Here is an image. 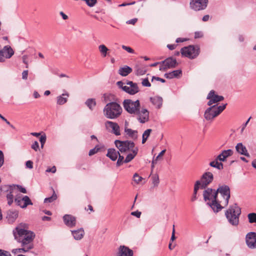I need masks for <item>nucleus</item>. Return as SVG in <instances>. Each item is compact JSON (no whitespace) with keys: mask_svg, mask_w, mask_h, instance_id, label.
I'll return each instance as SVG.
<instances>
[{"mask_svg":"<svg viewBox=\"0 0 256 256\" xmlns=\"http://www.w3.org/2000/svg\"><path fill=\"white\" fill-rule=\"evenodd\" d=\"M13 234L15 240L21 244V246H25L30 250L34 248L35 234L33 232L16 227L13 230Z\"/></svg>","mask_w":256,"mask_h":256,"instance_id":"1","label":"nucleus"},{"mask_svg":"<svg viewBox=\"0 0 256 256\" xmlns=\"http://www.w3.org/2000/svg\"><path fill=\"white\" fill-rule=\"evenodd\" d=\"M216 190L210 188H204L203 192L204 200L206 202L213 211L218 212L224 208V206L220 204L222 202L218 200L217 195L215 196L214 194Z\"/></svg>","mask_w":256,"mask_h":256,"instance_id":"2","label":"nucleus"},{"mask_svg":"<svg viewBox=\"0 0 256 256\" xmlns=\"http://www.w3.org/2000/svg\"><path fill=\"white\" fill-rule=\"evenodd\" d=\"M104 114L109 119H116L118 118L122 112L121 106L116 102H112L107 104L103 110Z\"/></svg>","mask_w":256,"mask_h":256,"instance_id":"3","label":"nucleus"},{"mask_svg":"<svg viewBox=\"0 0 256 256\" xmlns=\"http://www.w3.org/2000/svg\"><path fill=\"white\" fill-rule=\"evenodd\" d=\"M241 214V208L237 204L230 206L226 211L225 215L228 222L233 226H237L239 224V217Z\"/></svg>","mask_w":256,"mask_h":256,"instance_id":"4","label":"nucleus"},{"mask_svg":"<svg viewBox=\"0 0 256 256\" xmlns=\"http://www.w3.org/2000/svg\"><path fill=\"white\" fill-rule=\"evenodd\" d=\"M227 104L218 106L214 104L210 106L204 112V117L207 120H212L218 116L226 108Z\"/></svg>","mask_w":256,"mask_h":256,"instance_id":"5","label":"nucleus"},{"mask_svg":"<svg viewBox=\"0 0 256 256\" xmlns=\"http://www.w3.org/2000/svg\"><path fill=\"white\" fill-rule=\"evenodd\" d=\"M124 110L130 114H140V100L133 101L130 99L124 100L123 102Z\"/></svg>","mask_w":256,"mask_h":256,"instance_id":"6","label":"nucleus"},{"mask_svg":"<svg viewBox=\"0 0 256 256\" xmlns=\"http://www.w3.org/2000/svg\"><path fill=\"white\" fill-rule=\"evenodd\" d=\"M220 194V196L224 199V202H222V206H226L229 202L230 198V190L228 186L226 184H219L218 188L216 190L214 196L216 195L218 196V194Z\"/></svg>","mask_w":256,"mask_h":256,"instance_id":"7","label":"nucleus"},{"mask_svg":"<svg viewBox=\"0 0 256 256\" xmlns=\"http://www.w3.org/2000/svg\"><path fill=\"white\" fill-rule=\"evenodd\" d=\"M200 52V48L198 46L190 45L188 46L182 48L180 53L183 56L190 59L196 58Z\"/></svg>","mask_w":256,"mask_h":256,"instance_id":"8","label":"nucleus"},{"mask_svg":"<svg viewBox=\"0 0 256 256\" xmlns=\"http://www.w3.org/2000/svg\"><path fill=\"white\" fill-rule=\"evenodd\" d=\"M178 64L175 58L170 56L160 62L159 70L162 72H166L168 69L175 68Z\"/></svg>","mask_w":256,"mask_h":256,"instance_id":"9","label":"nucleus"},{"mask_svg":"<svg viewBox=\"0 0 256 256\" xmlns=\"http://www.w3.org/2000/svg\"><path fill=\"white\" fill-rule=\"evenodd\" d=\"M208 0H190V8L194 12L202 11L206 8Z\"/></svg>","mask_w":256,"mask_h":256,"instance_id":"10","label":"nucleus"},{"mask_svg":"<svg viewBox=\"0 0 256 256\" xmlns=\"http://www.w3.org/2000/svg\"><path fill=\"white\" fill-rule=\"evenodd\" d=\"M116 147L121 152H125L134 148L135 144L131 140H116L114 142Z\"/></svg>","mask_w":256,"mask_h":256,"instance_id":"11","label":"nucleus"},{"mask_svg":"<svg viewBox=\"0 0 256 256\" xmlns=\"http://www.w3.org/2000/svg\"><path fill=\"white\" fill-rule=\"evenodd\" d=\"M246 243L247 246L250 249L256 248V232H250L246 236Z\"/></svg>","mask_w":256,"mask_h":256,"instance_id":"12","label":"nucleus"},{"mask_svg":"<svg viewBox=\"0 0 256 256\" xmlns=\"http://www.w3.org/2000/svg\"><path fill=\"white\" fill-rule=\"evenodd\" d=\"M214 180L213 174L210 172H204L200 178V182L202 184V188H206Z\"/></svg>","mask_w":256,"mask_h":256,"instance_id":"13","label":"nucleus"},{"mask_svg":"<svg viewBox=\"0 0 256 256\" xmlns=\"http://www.w3.org/2000/svg\"><path fill=\"white\" fill-rule=\"evenodd\" d=\"M206 99L209 100L207 104L208 106H210L213 104L223 100H224V97L222 96L216 94H215V91L212 90L208 94Z\"/></svg>","mask_w":256,"mask_h":256,"instance_id":"14","label":"nucleus"},{"mask_svg":"<svg viewBox=\"0 0 256 256\" xmlns=\"http://www.w3.org/2000/svg\"><path fill=\"white\" fill-rule=\"evenodd\" d=\"M104 125L106 129H108V128H112V132L115 135L120 136V128L116 122L107 120L105 122Z\"/></svg>","mask_w":256,"mask_h":256,"instance_id":"15","label":"nucleus"},{"mask_svg":"<svg viewBox=\"0 0 256 256\" xmlns=\"http://www.w3.org/2000/svg\"><path fill=\"white\" fill-rule=\"evenodd\" d=\"M64 224L69 228H73L76 225V218L70 214H65L63 216Z\"/></svg>","mask_w":256,"mask_h":256,"instance_id":"16","label":"nucleus"},{"mask_svg":"<svg viewBox=\"0 0 256 256\" xmlns=\"http://www.w3.org/2000/svg\"><path fill=\"white\" fill-rule=\"evenodd\" d=\"M136 115L138 116V120L142 124H144L149 120V112L146 108H142L141 111L140 110V114Z\"/></svg>","mask_w":256,"mask_h":256,"instance_id":"17","label":"nucleus"},{"mask_svg":"<svg viewBox=\"0 0 256 256\" xmlns=\"http://www.w3.org/2000/svg\"><path fill=\"white\" fill-rule=\"evenodd\" d=\"M133 254L132 250L126 246H120L117 256H133Z\"/></svg>","mask_w":256,"mask_h":256,"instance_id":"18","label":"nucleus"},{"mask_svg":"<svg viewBox=\"0 0 256 256\" xmlns=\"http://www.w3.org/2000/svg\"><path fill=\"white\" fill-rule=\"evenodd\" d=\"M18 214V210H10L6 212V218L8 223H13L17 218Z\"/></svg>","mask_w":256,"mask_h":256,"instance_id":"19","label":"nucleus"},{"mask_svg":"<svg viewBox=\"0 0 256 256\" xmlns=\"http://www.w3.org/2000/svg\"><path fill=\"white\" fill-rule=\"evenodd\" d=\"M232 154L233 151L230 149L224 150L217 156L216 160H219L220 162H224L228 156H232Z\"/></svg>","mask_w":256,"mask_h":256,"instance_id":"20","label":"nucleus"},{"mask_svg":"<svg viewBox=\"0 0 256 256\" xmlns=\"http://www.w3.org/2000/svg\"><path fill=\"white\" fill-rule=\"evenodd\" d=\"M182 76V70H173L171 72L166 73L164 76L168 79H172L174 78H178Z\"/></svg>","mask_w":256,"mask_h":256,"instance_id":"21","label":"nucleus"},{"mask_svg":"<svg viewBox=\"0 0 256 256\" xmlns=\"http://www.w3.org/2000/svg\"><path fill=\"white\" fill-rule=\"evenodd\" d=\"M236 150L240 154L244 155L247 157H250V155L248 152L246 147L242 143H238L236 146Z\"/></svg>","mask_w":256,"mask_h":256,"instance_id":"22","label":"nucleus"},{"mask_svg":"<svg viewBox=\"0 0 256 256\" xmlns=\"http://www.w3.org/2000/svg\"><path fill=\"white\" fill-rule=\"evenodd\" d=\"M119 152L113 148H108L106 154V156L112 160L115 161L118 158Z\"/></svg>","mask_w":256,"mask_h":256,"instance_id":"23","label":"nucleus"},{"mask_svg":"<svg viewBox=\"0 0 256 256\" xmlns=\"http://www.w3.org/2000/svg\"><path fill=\"white\" fill-rule=\"evenodd\" d=\"M72 234L75 240H80L83 238L84 232V230L81 228L78 230H72Z\"/></svg>","mask_w":256,"mask_h":256,"instance_id":"24","label":"nucleus"},{"mask_svg":"<svg viewBox=\"0 0 256 256\" xmlns=\"http://www.w3.org/2000/svg\"><path fill=\"white\" fill-rule=\"evenodd\" d=\"M150 102L157 108H160L162 104V98L160 96H154L150 98Z\"/></svg>","mask_w":256,"mask_h":256,"instance_id":"25","label":"nucleus"},{"mask_svg":"<svg viewBox=\"0 0 256 256\" xmlns=\"http://www.w3.org/2000/svg\"><path fill=\"white\" fill-rule=\"evenodd\" d=\"M132 71V68L127 66H125L124 67L120 68L118 70V74L123 76H126L128 74H130Z\"/></svg>","mask_w":256,"mask_h":256,"instance_id":"26","label":"nucleus"},{"mask_svg":"<svg viewBox=\"0 0 256 256\" xmlns=\"http://www.w3.org/2000/svg\"><path fill=\"white\" fill-rule=\"evenodd\" d=\"M69 96V94L68 92L62 94V95L57 97V104L59 105H62L66 104L68 101V98Z\"/></svg>","mask_w":256,"mask_h":256,"instance_id":"27","label":"nucleus"},{"mask_svg":"<svg viewBox=\"0 0 256 256\" xmlns=\"http://www.w3.org/2000/svg\"><path fill=\"white\" fill-rule=\"evenodd\" d=\"M138 148H134L132 150V153L129 154L126 156L124 160V163H128L130 162L132 160H133L134 158L136 156V155L138 154Z\"/></svg>","mask_w":256,"mask_h":256,"instance_id":"28","label":"nucleus"},{"mask_svg":"<svg viewBox=\"0 0 256 256\" xmlns=\"http://www.w3.org/2000/svg\"><path fill=\"white\" fill-rule=\"evenodd\" d=\"M7 191L9 192V193L6 195V198L8 200V204L9 206H10L14 201V196L12 193L14 192L13 189L11 188L8 187Z\"/></svg>","mask_w":256,"mask_h":256,"instance_id":"29","label":"nucleus"},{"mask_svg":"<svg viewBox=\"0 0 256 256\" xmlns=\"http://www.w3.org/2000/svg\"><path fill=\"white\" fill-rule=\"evenodd\" d=\"M124 132L131 138H137L138 131L136 130H132L130 128H128L126 126H125Z\"/></svg>","mask_w":256,"mask_h":256,"instance_id":"30","label":"nucleus"},{"mask_svg":"<svg viewBox=\"0 0 256 256\" xmlns=\"http://www.w3.org/2000/svg\"><path fill=\"white\" fill-rule=\"evenodd\" d=\"M147 72L144 67L136 66L135 67V74L138 76H140L144 74Z\"/></svg>","mask_w":256,"mask_h":256,"instance_id":"31","label":"nucleus"},{"mask_svg":"<svg viewBox=\"0 0 256 256\" xmlns=\"http://www.w3.org/2000/svg\"><path fill=\"white\" fill-rule=\"evenodd\" d=\"M22 200H23V202H24L22 206H21V208H26L28 205L33 204L30 198L28 196H24L22 198Z\"/></svg>","mask_w":256,"mask_h":256,"instance_id":"32","label":"nucleus"},{"mask_svg":"<svg viewBox=\"0 0 256 256\" xmlns=\"http://www.w3.org/2000/svg\"><path fill=\"white\" fill-rule=\"evenodd\" d=\"M85 104L90 110H92L96 106V102L94 98L88 99L85 102Z\"/></svg>","mask_w":256,"mask_h":256,"instance_id":"33","label":"nucleus"},{"mask_svg":"<svg viewBox=\"0 0 256 256\" xmlns=\"http://www.w3.org/2000/svg\"><path fill=\"white\" fill-rule=\"evenodd\" d=\"M22 248H14L12 250V253L16 254L17 253L26 252H28L30 249L25 246H21Z\"/></svg>","mask_w":256,"mask_h":256,"instance_id":"34","label":"nucleus"},{"mask_svg":"<svg viewBox=\"0 0 256 256\" xmlns=\"http://www.w3.org/2000/svg\"><path fill=\"white\" fill-rule=\"evenodd\" d=\"M152 130V129H147L142 134V144H144L146 142L148 138L149 137Z\"/></svg>","mask_w":256,"mask_h":256,"instance_id":"35","label":"nucleus"},{"mask_svg":"<svg viewBox=\"0 0 256 256\" xmlns=\"http://www.w3.org/2000/svg\"><path fill=\"white\" fill-rule=\"evenodd\" d=\"M6 186L12 188L13 189V190H14L15 188L16 187L20 192H21L23 194L27 193V191H26V189L20 185L12 184V185L7 186Z\"/></svg>","mask_w":256,"mask_h":256,"instance_id":"36","label":"nucleus"},{"mask_svg":"<svg viewBox=\"0 0 256 256\" xmlns=\"http://www.w3.org/2000/svg\"><path fill=\"white\" fill-rule=\"evenodd\" d=\"M98 50L103 56L105 57L107 55L108 51L109 50L104 44H101L98 46Z\"/></svg>","mask_w":256,"mask_h":256,"instance_id":"37","label":"nucleus"},{"mask_svg":"<svg viewBox=\"0 0 256 256\" xmlns=\"http://www.w3.org/2000/svg\"><path fill=\"white\" fill-rule=\"evenodd\" d=\"M248 218L249 223H256V213L252 212L248 214Z\"/></svg>","mask_w":256,"mask_h":256,"instance_id":"38","label":"nucleus"},{"mask_svg":"<svg viewBox=\"0 0 256 256\" xmlns=\"http://www.w3.org/2000/svg\"><path fill=\"white\" fill-rule=\"evenodd\" d=\"M139 92V88L138 84L136 83L133 86L130 87V94L134 95L136 94Z\"/></svg>","mask_w":256,"mask_h":256,"instance_id":"39","label":"nucleus"},{"mask_svg":"<svg viewBox=\"0 0 256 256\" xmlns=\"http://www.w3.org/2000/svg\"><path fill=\"white\" fill-rule=\"evenodd\" d=\"M56 198H57V196H56V194L55 193V192H54L53 194H52V196H51L46 198L44 199V203L52 202L54 200H55Z\"/></svg>","mask_w":256,"mask_h":256,"instance_id":"40","label":"nucleus"},{"mask_svg":"<svg viewBox=\"0 0 256 256\" xmlns=\"http://www.w3.org/2000/svg\"><path fill=\"white\" fill-rule=\"evenodd\" d=\"M152 184L154 186H157L160 182L159 177L158 174L153 175L152 177Z\"/></svg>","mask_w":256,"mask_h":256,"instance_id":"41","label":"nucleus"},{"mask_svg":"<svg viewBox=\"0 0 256 256\" xmlns=\"http://www.w3.org/2000/svg\"><path fill=\"white\" fill-rule=\"evenodd\" d=\"M200 188L202 189V184H201L200 180H196L194 184V193H198V190Z\"/></svg>","mask_w":256,"mask_h":256,"instance_id":"42","label":"nucleus"},{"mask_svg":"<svg viewBox=\"0 0 256 256\" xmlns=\"http://www.w3.org/2000/svg\"><path fill=\"white\" fill-rule=\"evenodd\" d=\"M100 149L98 146H96L94 148L91 149L88 152V155L92 156L97 153Z\"/></svg>","mask_w":256,"mask_h":256,"instance_id":"43","label":"nucleus"},{"mask_svg":"<svg viewBox=\"0 0 256 256\" xmlns=\"http://www.w3.org/2000/svg\"><path fill=\"white\" fill-rule=\"evenodd\" d=\"M118 159L116 162V166H122L124 163V157L122 156H121L120 154H118Z\"/></svg>","mask_w":256,"mask_h":256,"instance_id":"44","label":"nucleus"},{"mask_svg":"<svg viewBox=\"0 0 256 256\" xmlns=\"http://www.w3.org/2000/svg\"><path fill=\"white\" fill-rule=\"evenodd\" d=\"M46 140V134L42 135L40 138V142L41 144V148H43L44 144H45Z\"/></svg>","mask_w":256,"mask_h":256,"instance_id":"45","label":"nucleus"},{"mask_svg":"<svg viewBox=\"0 0 256 256\" xmlns=\"http://www.w3.org/2000/svg\"><path fill=\"white\" fill-rule=\"evenodd\" d=\"M142 84L144 86L150 87L151 86V84L148 78L142 80Z\"/></svg>","mask_w":256,"mask_h":256,"instance_id":"46","label":"nucleus"},{"mask_svg":"<svg viewBox=\"0 0 256 256\" xmlns=\"http://www.w3.org/2000/svg\"><path fill=\"white\" fill-rule=\"evenodd\" d=\"M14 202L16 204L20 206V208L21 206H22V202H23V200H22V198L20 196L16 198Z\"/></svg>","mask_w":256,"mask_h":256,"instance_id":"47","label":"nucleus"},{"mask_svg":"<svg viewBox=\"0 0 256 256\" xmlns=\"http://www.w3.org/2000/svg\"><path fill=\"white\" fill-rule=\"evenodd\" d=\"M134 181L137 184L139 183L142 179V177L138 176L136 173L134 174L133 176Z\"/></svg>","mask_w":256,"mask_h":256,"instance_id":"48","label":"nucleus"},{"mask_svg":"<svg viewBox=\"0 0 256 256\" xmlns=\"http://www.w3.org/2000/svg\"><path fill=\"white\" fill-rule=\"evenodd\" d=\"M122 48L123 50H126V52H128L129 53L134 54V50L129 46H126L124 45H122Z\"/></svg>","mask_w":256,"mask_h":256,"instance_id":"49","label":"nucleus"},{"mask_svg":"<svg viewBox=\"0 0 256 256\" xmlns=\"http://www.w3.org/2000/svg\"><path fill=\"white\" fill-rule=\"evenodd\" d=\"M32 148L35 151H38L39 150V144L38 142L35 141L32 145Z\"/></svg>","mask_w":256,"mask_h":256,"instance_id":"50","label":"nucleus"},{"mask_svg":"<svg viewBox=\"0 0 256 256\" xmlns=\"http://www.w3.org/2000/svg\"><path fill=\"white\" fill-rule=\"evenodd\" d=\"M154 80H156L157 81H160L162 83H164L166 82V80L160 77L153 76L152 78V82H153Z\"/></svg>","mask_w":256,"mask_h":256,"instance_id":"51","label":"nucleus"},{"mask_svg":"<svg viewBox=\"0 0 256 256\" xmlns=\"http://www.w3.org/2000/svg\"><path fill=\"white\" fill-rule=\"evenodd\" d=\"M218 160H216V158L215 160H214V161H212L211 162H210V166L212 167H213V168H217L216 166V164H218Z\"/></svg>","mask_w":256,"mask_h":256,"instance_id":"52","label":"nucleus"},{"mask_svg":"<svg viewBox=\"0 0 256 256\" xmlns=\"http://www.w3.org/2000/svg\"><path fill=\"white\" fill-rule=\"evenodd\" d=\"M4 162V156L3 152L0 150V168L3 165Z\"/></svg>","mask_w":256,"mask_h":256,"instance_id":"53","label":"nucleus"},{"mask_svg":"<svg viewBox=\"0 0 256 256\" xmlns=\"http://www.w3.org/2000/svg\"><path fill=\"white\" fill-rule=\"evenodd\" d=\"M28 70H25L23 71V72H22V78L23 80H27L28 76Z\"/></svg>","mask_w":256,"mask_h":256,"instance_id":"54","label":"nucleus"},{"mask_svg":"<svg viewBox=\"0 0 256 256\" xmlns=\"http://www.w3.org/2000/svg\"><path fill=\"white\" fill-rule=\"evenodd\" d=\"M26 168L32 169L33 168V162L32 160H28L26 162Z\"/></svg>","mask_w":256,"mask_h":256,"instance_id":"55","label":"nucleus"},{"mask_svg":"<svg viewBox=\"0 0 256 256\" xmlns=\"http://www.w3.org/2000/svg\"><path fill=\"white\" fill-rule=\"evenodd\" d=\"M202 36H203V34L201 32H194V37L195 38H200L202 37Z\"/></svg>","mask_w":256,"mask_h":256,"instance_id":"56","label":"nucleus"},{"mask_svg":"<svg viewBox=\"0 0 256 256\" xmlns=\"http://www.w3.org/2000/svg\"><path fill=\"white\" fill-rule=\"evenodd\" d=\"M141 214L142 213H141L140 212L136 210V211H135V212H131V215H132L133 216H136L138 218H139Z\"/></svg>","mask_w":256,"mask_h":256,"instance_id":"57","label":"nucleus"},{"mask_svg":"<svg viewBox=\"0 0 256 256\" xmlns=\"http://www.w3.org/2000/svg\"><path fill=\"white\" fill-rule=\"evenodd\" d=\"M137 21H138V18H132V19L128 20L126 22V23L127 24H130L134 25L136 22Z\"/></svg>","mask_w":256,"mask_h":256,"instance_id":"58","label":"nucleus"},{"mask_svg":"<svg viewBox=\"0 0 256 256\" xmlns=\"http://www.w3.org/2000/svg\"><path fill=\"white\" fill-rule=\"evenodd\" d=\"M178 46L177 44H168L167 45V48L170 50H173L176 48V47Z\"/></svg>","mask_w":256,"mask_h":256,"instance_id":"59","label":"nucleus"},{"mask_svg":"<svg viewBox=\"0 0 256 256\" xmlns=\"http://www.w3.org/2000/svg\"><path fill=\"white\" fill-rule=\"evenodd\" d=\"M56 172V167L55 166H53L52 168H48L46 170V172H51L52 173H54Z\"/></svg>","mask_w":256,"mask_h":256,"instance_id":"60","label":"nucleus"},{"mask_svg":"<svg viewBox=\"0 0 256 256\" xmlns=\"http://www.w3.org/2000/svg\"><path fill=\"white\" fill-rule=\"evenodd\" d=\"M135 3H136L135 2H130V3L124 2V3H122V4H119L118 6L119 7L125 6H130V5L134 4Z\"/></svg>","mask_w":256,"mask_h":256,"instance_id":"61","label":"nucleus"},{"mask_svg":"<svg viewBox=\"0 0 256 256\" xmlns=\"http://www.w3.org/2000/svg\"><path fill=\"white\" fill-rule=\"evenodd\" d=\"M122 88L126 92L130 94V87L125 86H122Z\"/></svg>","mask_w":256,"mask_h":256,"instance_id":"62","label":"nucleus"},{"mask_svg":"<svg viewBox=\"0 0 256 256\" xmlns=\"http://www.w3.org/2000/svg\"><path fill=\"white\" fill-rule=\"evenodd\" d=\"M197 194L198 193H194V192H193L192 196L190 199L192 202H194L198 199Z\"/></svg>","mask_w":256,"mask_h":256,"instance_id":"63","label":"nucleus"},{"mask_svg":"<svg viewBox=\"0 0 256 256\" xmlns=\"http://www.w3.org/2000/svg\"><path fill=\"white\" fill-rule=\"evenodd\" d=\"M166 150H162L158 154V156L156 157V160H158L159 159V158L161 156H162L164 154V153L166 152Z\"/></svg>","mask_w":256,"mask_h":256,"instance_id":"64","label":"nucleus"}]
</instances>
